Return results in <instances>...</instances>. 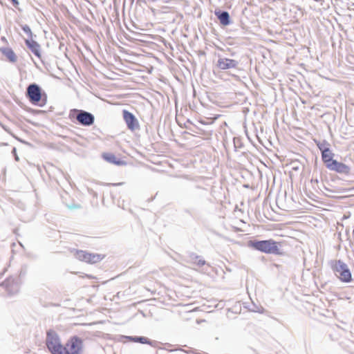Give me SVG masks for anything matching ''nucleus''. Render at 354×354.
I'll list each match as a JSON object with an SVG mask.
<instances>
[{
  "label": "nucleus",
  "mask_w": 354,
  "mask_h": 354,
  "mask_svg": "<svg viewBox=\"0 0 354 354\" xmlns=\"http://www.w3.org/2000/svg\"><path fill=\"white\" fill-rule=\"evenodd\" d=\"M319 149L322 150V160L328 168V165L331 164V162L335 160H333L334 155L329 148H325L322 149L321 147H319Z\"/></svg>",
  "instance_id": "nucleus-12"
},
{
  "label": "nucleus",
  "mask_w": 354,
  "mask_h": 354,
  "mask_svg": "<svg viewBox=\"0 0 354 354\" xmlns=\"http://www.w3.org/2000/svg\"><path fill=\"white\" fill-rule=\"evenodd\" d=\"M1 51L8 58L10 62H15L17 60V57L14 52L8 48H1Z\"/></svg>",
  "instance_id": "nucleus-15"
},
{
  "label": "nucleus",
  "mask_w": 354,
  "mask_h": 354,
  "mask_svg": "<svg viewBox=\"0 0 354 354\" xmlns=\"http://www.w3.org/2000/svg\"><path fill=\"white\" fill-rule=\"evenodd\" d=\"M46 345L51 354H68L67 348L62 344L59 335L53 330L46 332Z\"/></svg>",
  "instance_id": "nucleus-1"
},
{
  "label": "nucleus",
  "mask_w": 354,
  "mask_h": 354,
  "mask_svg": "<svg viewBox=\"0 0 354 354\" xmlns=\"http://www.w3.org/2000/svg\"><path fill=\"white\" fill-rule=\"evenodd\" d=\"M103 158L110 163H113L117 165H122L124 164V162L118 158L115 154L112 153H104L102 154Z\"/></svg>",
  "instance_id": "nucleus-13"
},
{
  "label": "nucleus",
  "mask_w": 354,
  "mask_h": 354,
  "mask_svg": "<svg viewBox=\"0 0 354 354\" xmlns=\"http://www.w3.org/2000/svg\"><path fill=\"white\" fill-rule=\"evenodd\" d=\"M194 263L198 266H203L205 264V261L204 260H201V259H196V261H194Z\"/></svg>",
  "instance_id": "nucleus-18"
},
{
  "label": "nucleus",
  "mask_w": 354,
  "mask_h": 354,
  "mask_svg": "<svg viewBox=\"0 0 354 354\" xmlns=\"http://www.w3.org/2000/svg\"><path fill=\"white\" fill-rule=\"evenodd\" d=\"M127 338L133 342H139L144 344L151 345V342L146 337H127Z\"/></svg>",
  "instance_id": "nucleus-17"
},
{
  "label": "nucleus",
  "mask_w": 354,
  "mask_h": 354,
  "mask_svg": "<svg viewBox=\"0 0 354 354\" xmlns=\"http://www.w3.org/2000/svg\"><path fill=\"white\" fill-rule=\"evenodd\" d=\"M68 354H81L83 351V340L77 337L73 336L67 341L66 345Z\"/></svg>",
  "instance_id": "nucleus-6"
},
{
  "label": "nucleus",
  "mask_w": 354,
  "mask_h": 354,
  "mask_svg": "<svg viewBox=\"0 0 354 354\" xmlns=\"http://www.w3.org/2000/svg\"><path fill=\"white\" fill-rule=\"evenodd\" d=\"M76 118L80 124L85 126H90L94 122V116L91 113L84 111H81Z\"/></svg>",
  "instance_id": "nucleus-10"
},
{
  "label": "nucleus",
  "mask_w": 354,
  "mask_h": 354,
  "mask_svg": "<svg viewBox=\"0 0 354 354\" xmlns=\"http://www.w3.org/2000/svg\"><path fill=\"white\" fill-rule=\"evenodd\" d=\"M331 268L340 281L345 283L351 281V272L345 263L336 260L332 263Z\"/></svg>",
  "instance_id": "nucleus-4"
},
{
  "label": "nucleus",
  "mask_w": 354,
  "mask_h": 354,
  "mask_svg": "<svg viewBox=\"0 0 354 354\" xmlns=\"http://www.w3.org/2000/svg\"><path fill=\"white\" fill-rule=\"evenodd\" d=\"M351 189H354V187L353 188H351Z\"/></svg>",
  "instance_id": "nucleus-23"
},
{
  "label": "nucleus",
  "mask_w": 354,
  "mask_h": 354,
  "mask_svg": "<svg viewBox=\"0 0 354 354\" xmlns=\"http://www.w3.org/2000/svg\"><path fill=\"white\" fill-rule=\"evenodd\" d=\"M26 97L34 105L44 106L47 103V95L42 91L41 88L37 84H30L27 88Z\"/></svg>",
  "instance_id": "nucleus-3"
},
{
  "label": "nucleus",
  "mask_w": 354,
  "mask_h": 354,
  "mask_svg": "<svg viewBox=\"0 0 354 354\" xmlns=\"http://www.w3.org/2000/svg\"><path fill=\"white\" fill-rule=\"evenodd\" d=\"M12 152H13V153L15 154V160H16L17 161H18V160H19V157L16 155V150H15V149H13Z\"/></svg>",
  "instance_id": "nucleus-20"
},
{
  "label": "nucleus",
  "mask_w": 354,
  "mask_h": 354,
  "mask_svg": "<svg viewBox=\"0 0 354 354\" xmlns=\"http://www.w3.org/2000/svg\"><path fill=\"white\" fill-rule=\"evenodd\" d=\"M123 119L129 129L135 131L139 129V122L134 115L127 110L122 111Z\"/></svg>",
  "instance_id": "nucleus-8"
},
{
  "label": "nucleus",
  "mask_w": 354,
  "mask_h": 354,
  "mask_svg": "<svg viewBox=\"0 0 354 354\" xmlns=\"http://www.w3.org/2000/svg\"><path fill=\"white\" fill-rule=\"evenodd\" d=\"M237 63L235 60L228 58H221L218 60L217 66L221 70H226L236 67Z\"/></svg>",
  "instance_id": "nucleus-11"
},
{
  "label": "nucleus",
  "mask_w": 354,
  "mask_h": 354,
  "mask_svg": "<svg viewBox=\"0 0 354 354\" xmlns=\"http://www.w3.org/2000/svg\"><path fill=\"white\" fill-rule=\"evenodd\" d=\"M328 169L337 173L348 175L351 171L350 167L344 163L334 160L331 164L328 165Z\"/></svg>",
  "instance_id": "nucleus-9"
},
{
  "label": "nucleus",
  "mask_w": 354,
  "mask_h": 354,
  "mask_svg": "<svg viewBox=\"0 0 354 354\" xmlns=\"http://www.w3.org/2000/svg\"><path fill=\"white\" fill-rule=\"evenodd\" d=\"M2 286L5 287L7 290L10 289V288H12L14 286L17 287V290H19V285L17 283L14 279L12 278H8L4 281L2 282L1 284Z\"/></svg>",
  "instance_id": "nucleus-16"
},
{
  "label": "nucleus",
  "mask_w": 354,
  "mask_h": 354,
  "mask_svg": "<svg viewBox=\"0 0 354 354\" xmlns=\"http://www.w3.org/2000/svg\"><path fill=\"white\" fill-rule=\"evenodd\" d=\"M24 32L27 35L25 39L26 46L35 56L40 57V46L35 39L36 36L32 35L28 26L24 27Z\"/></svg>",
  "instance_id": "nucleus-7"
},
{
  "label": "nucleus",
  "mask_w": 354,
  "mask_h": 354,
  "mask_svg": "<svg viewBox=\"0 0 354 354\" xmlns=\"http://www.w3.org/2000/svg\"><path fill=\"white\" fill-rule=\"evenodd\" d=\"M250 246L266 254H282L280 249L281 243L273 239L251 241Z\"/></svg>",
  "instance_id": "nucleus-2"
},
{
  "label": "nucleus",
  "mask_w": 354,
  "mask_h": 354,
  "mask_svg": "<svg viewBox=\"0 0 354 354\" xmlns=\"http://www.w3.org/2000/svg\"><path fill=\"white\" fill-rule=\"evenodd\" d=\"M74 255L77 260L88 264L97 263L105 257L104 254L91 253L84 250H76Z\"/></svg>",
  "instance_id": "nucleus-5"
},
{
  "label": "nucleus",
  "mask_w": 354,
  "mask_h": 354,
  "mask_svg": "<svg viewBox=\"0 0 354 354\" xmlns=\"http://www.w3.org/2000/svg\"><path fill=\"white\" fill-rule=\"evenodd\" d=\"M13 3V5L17 6L19 4L18 1L17 0H11Z\"/></svg>",
  "instance_id": "nucleus-22"
},
{
  "label": "nucleus",
  "mask_w": 354,
  "mask_h": 354,
  "mask_svg": "<svg viewBox=\"0 0 354 354\" xmlns=\"http://www.w3.org/2000/svg\"><path fill=\"white\" fill-rule=\"evenodd\" d=\"M80 277L82 278H87L89 279H95V277L93 276H92L91 274H84V275H81Z\"/></svg>",
  "instance_id": "nucleus-19"
},
{
  "label": "nucleus",
  "mask_w": 354,
  "mask_h": 354,
  "mask_svg": "<svg viewBox=\"0 0 354 354\" xmlns=\"http://www.w3.org/2000/svg\"><path fill=\"white\" fill-rule=\"evenodd\" d=\"M123 184H124V183H113V184H111V185H113V186H119V185H122Z\"/></svg>",
  "instance_id": "nucleus-21"
},
{
  "label": "nucleus",
  "mask_w": 354,
  "mask_h": 354,
  "mask_svg": "<svg viewBox=\"0 0 354 354\" xmlns=\"http://www.w3.org/2000/svg\"><path fill=\"white\" fill-rule=\"evenodd\" d=\"M215 13L221 24L227 26L230 24V15L227 12H216Z\"/></svg>",
  "instance_id": "nucleus-14"
}]
</instances>
